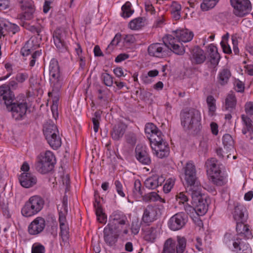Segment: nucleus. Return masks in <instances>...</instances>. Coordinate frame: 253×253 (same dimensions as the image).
Wrapping results in <instances>:
<instances>
[{
	"label": "nucleus",
	"mask_w": 253,
	"mask_h": 253,
	"mask_svg": "<svg viewBox=\"0 0 253 253\" xmlns=\"http://www.w3.org/2000/svg\"><path fill=\"white\" fill-rule=\"evenodd\" d=\"M0 101H3L7 110L11 112L12 117L16 120H22L26 116L27 103L15 100L14 95L9 92L8 87H0Z\"/></svg>",
	"instance_id": "f257e3e1"
},
{
	"label": "nucleus",
	"mask_w": 253,
	"mask_h": 253,
	"mask_svg": "<svg viewBox=\"0 0 253 253\" xmlns=\"http://www.w3.org/2000/svg\"><path fill=\"white\" fill-rule=\"evenodd\" d=\"M173 35L167 36V40L172 48V51L176 54L182 55L185 52L184 47L181 42L191 41L194 34L188 29H178L172 32Z\"/></svg>",
	"instance_id": "f03ea898"
},
{
	"label": "nucleus",
	"mask_w": 253,
	"mask_h": 253,
	"mask_svg": "<svg viewBox=\"0 0 253 253\" xmlns=\"http://www.w3.org/2000/svg\"><path fill=\"white\" fill-rule=\"evenodd\" d=\"M249 226L245 224L243 221L237 222L236 231L237 237L234 240L233 246L236 250L237 253H252V250L249 244L243 241L240 237L245 239L250 238L252 232L249 229Z\"/></svg>",
	"instance_id": "7ed1b4c3"
},
{
	"label": "nucleus",
	"mask_w": 253,
	"mask_h": 253,
	"mask_svg": "<svg viewBox=\"0 0 253 253\" xmlns=\"http://www.w3.org/2000/svg\"><path fill=\"white\" fill-rule=\"evenodd\" d=\"M181 124L185 129L199 131L201 127V116L199 111L194 108L184 109L180 114Z\"/></svg>",
	"instance_id": "20e7f679"
},
{
	"label": "nucleus",
	"mask_w": 253,
	"mask_h": 253,
	"mask_svg": "<svg viewBox=\"0 0 253 253\" xmlns=\"http://www.w3.org/2000/svg\"><path fill=\"white\" fill-rule=\"evenodd\" d=\"M184 179L187 184L189 192L194 197L200 194L199 182L196 175V169L195 165L191 162H187L184 167Z\"/></svg>",
	"instance_id": "39448f33"
},
{
	"label": "nucleus",
	"mask_w": 253,
	"mask_h": 253,
	"mask_svg": "<svg viewBox=\"0 0 253 253\" xmlns=\"http://www.w3.org/2000/svg\"><path fill=\"white\" fill-rule=\"evenodd\" d=\"M55 164L56 158L53 153L50 151H46L38 156L35 168L39 172L45 174L53 169Z\"/></svg>",
	"instance_id": "423d86ee"
},
{
	"label": "nucleus",
	"mask_w": 253,
	"mask_h": 253,
	"mask_svg": "<svg viewBox=\"0 0 253 253\" xmlns=\"http://www.w3.org/2000/svg\"><path fill=\"white\" fill-rule=\"evenodd\" d=\"M44 205V200L40 196L31 197L21 209V213L25 217L32 216L39 212Z\"/></svg>",
	"instance_id": "0eeeda50"
},
{
	"label": "nucleus",
	"mask_w": 253,
	"mask_h": 253,
	"mask_svg": "<svg viewBox=\"0 0 253 253\" xmlns=\"http://www.w3.org/2000/svg\"><path fill=\"white\" fill-rule=\"evenodd\" d=\"M217 162L215 158L208 159L205 163V166L212 182L217 186H222L226 183V179L221 175V171Z\"/></svg>",
	"instance_id": "6e6552de"
},
{
	"label": "nucleus",
	"mask_w": 253,
	"mask_h": 253,
	"mask_svg": "<svg viewBox=\"0 0 253 253\" xmlns=\"http://www.w3.org/2000/svg\"><path fill=\"white\" fill-rule=\"evenodd\" d=\"M43 133L49 145L54 149H57L61 145V139L56 126L53 124H45Z\"/></svg>",
	"instance_id": "1a4fd4ad"
},
{
	"label": "nucleus",
	"mask_w": 253,
	"mask_h": 253,
	"mask_svg": "<svg viewBox=\"0 0 253 253\" xmlns=\"http://www.w3.org/2000/svg\"><path fill=\"white\" fill-rule=\"evenodd\" d=\"M186 246V240L184 237H177V243L171 238L167 239L164 245L162 253H183Z\"/></svg>",
	"instance_id": "9d476101"
},
{
	"label": "nucleus",
	"mask_w": 253,
	"mask_h": 253,
	"mask_svg": "<svg viewBox=\"0 0 253 253\" xmlns=\"http://www.w3.org/2000/svg\"><path fill=\"white\" fill-rule=\"evenodd\" d=\"M230 1L233 8V13L237 17H244L252 10L251 3L249 0H230Z\"/></svg>",
	"instance_id": "9b49d317"
},
{
	"label": "nucleus",
	"mask_w": 253,
	"mask_h": 253,
	"mask_svg": "<svg viewBox=\"0 0 253 253\" xmlns=\"http://www.w3.org/2000/svg\"><path fill=\"white\" fill-rule=\"evenodd\" d=\"M168 48L172 50L167 38L164 43L157 42L150 44L148 47V53L150 56L162 58L167 54Z\"/></svg>",
	"instance_id": "f8f14e48"
},
{
	"label": "nucleus",
	"mask_w": 253,
	"mask_h": 253,
	"mask_svg": "<svg viewBox=\"0 0 253 253\" xmlns=\"http://www.w3.org/2000/svg\"><path fill=\"white\" fill-rule=\"evenodd\" d=\"M187 221V217L183 212H179L172 216L169 221V227L173 231L182 228Z\"/></svg>",
	"instance_id": "ddd939ff"
},
{
	"label": "nucleus",
	"mask_w": 253,
	"mask_h": 253,
	"mask_svg": "<svg viewBox=\"0 0 253 253\" xmlns=\"http://www.w3.org/2000/svg\"><path fill=\"white\" fill-rule=\"evenodd\" d=\"M157 214V208L149 205L144 210L141 222L149 224L156 220Z\"/></svg>",
	"instance_id": "4468645a"
},
{
	"label": "nucleus",
	"mask_w": 253,
	"mask_h": 253,
	"mask_svg": "<svg viewBox=\"0 0 253 253\" xmlns=\"http://www.w3.org/2000/svg\"><path fill=\"white\" fill-rule=\"evenodd\" d=\"M45 226V221L43 218L38 217L29 225L28 231L31 235H37L42 232Z\"/></svg>",
	"instance_id": "2eb2a0df"
},
{
	"label": "nucleus",
	"mask_w": 253,
	"mask_h": 253,
	"mask_svg": "<svg viewBox=\"0 0 253 253\" xmlns=\"http://www.w3.org/2000/svg\"><path fill=\"white\" fill-rule=\"evenodd\" d=\"M104 239L105 243L110 246L115 244L117 241L118 235L113 230V225L108 224L104 229Z\"/></svg>",
	"instance_id": "dca6fc26"
},
{
	"label": "nucleus",
	"mask_w": 253,
	"mask_h": 253,
	"mask_svg": "<svg viewBox=\"0 0 253 253\" xmlns=\"http://www.w3.org/2000/svg\"><path fill=\"white\" fill-rule=\"evenodd\" d=\"M66 37V32L61 29H56L53 35V41L56 47L61 51L66 49V46L64 41Z\"/></svg>",
	"instance_id": "f3484780"
},
{
	"label": "nucleus",
	"mask_w": 253,
	"mask_h": 253,
	"mask_svg": "<svg viewBox=\"0 0 253 253\" xmlns=\"http://www.w3.org/2000/svg\"><path fill=\"white\" fill-rule=\"evenodd\" d=\"M21 8L24 11L23 16L25 20H30L33 17L35 6L32 0H20Z\"/></svg>",
	"instance_id": "a211bd4d"
},
{
	"label": "nucleus",
	"mask_w": 253,
	"mask_h": 253,
	"mask_svg": "<svg viewBox=\"0 0 253 253\" xmlns=\"http://www.w3.org/2000/svg\"><path fill=\"white\" fill-rule=\"evenodd\" d=\"M165 180V178L163 175H153L145 180L144 185L148 189H155L161 185Z\"/></svg>",
	"instance_id": "6ab92c4d"
},
{
	"label": "nucleus",
	"mask_w": 253,
	"mask_h": 253,
	"mask_svg": "<svg viewBox=\"0 0 253 253\" xmlns=\"http://www.w3.org/2000/svg\"><path fill=\"white\" fill-rule=\"evenodd\" d=\"M191 197L195 201L198 200L195 206L196 214L199 216L204 215L208 211V205L206 200L201 196V192L200 191L199 195L194 197L191 196Z\"/></svg>",
	"instance_id": "aec40b11"
},
{
	"label": "nucleus",
	"mask_w": 253,
	"mask_h": 253,
	"mask_svg": "<svg viewBox=\"0 0 253 253\" xmlns=\"http://www.w3.org/2000/svg\"><path fill=\"white\" fill-rule=\"evenodd\" d=\"M241 119L243 123L244 127L242 129V133L249 138V140L253 141V125L252 120L245 115L241 116Z\"/></svg>",
	"instance_id": "412c9836"
},
{
	"label": "nucleus",
	"mask_w": 253,
	"mask_h": 253,
	"mask_svg": "<svg viewBox=\"0 0 253 253\" xmlns=\"http://www.w3.org/2000/svg\"><path fill=\"white\" fill-rule=\"evenodd\" d=\"M19 180L21 186L26 188L33 186L37 181L35 176L26 172L22 173L19 176Z\"/></svg>",
	"instance_id": "4be33fe9"
},
{
	"label": "nucleus",
	"mask_w": 253,
	"mask_h": 253,
	"mask_svg": "<svg viewBox=\"0 0 253 253\" xmlns=\"http://www.w3.org/2000/svg\"><path fill=\"white\" fill-rule=\"evenodd\" d=\"M136 159L142 164L149 165L151 163L150 158L146 151L145 147L137 145L135 148Z\"/></svg>",
	"instance_id": "5701e85b"
},
{
	"label": "nucleus",
	"mask_w": 253,
	"mask_h": 253,
	"mask_svg": "<svg viewBox=\"0 0 253 253\" xmlns=\"http://www.w3.org/2000/svg\"><path fill=\"white\" fill-rule=\"evenodd\" d=\"M151 148L154 154L160 158L167 157L169 154V147L166 141L162 142Z\"/></svg>",
	"instance_id": "b1692460"
},
{
	"label": "nucleus",
	"mask_w": 253,
	"mask_h": 253,
	"mask_svg": "<svg viewBox=\"0 0 253 253\" xmlns=\"http://www.w3.org/2000/svg\"><path fill=\"white\" fill-rule=\"evenodd\" d=\"M126 127V125L123 123L116 125L111 131L112 138L115 140H120L123 136Z\"/></svg>",
	"instance_id": "393cba45"
},
{
	"label": "nucleus",
	"mask_w": 253,
	"mask_h": 253,
	"mask_svg": "<svg viewBox=\"0 0 253 253\" xmlns=\"http://www.w3.org/2000/svg\"><path fill=\"white\" fill-rule=\"evenodd\" d=\"M206 56L204 50L200 48L196 47L193 50L191 58L192 63L201 64L205 62Z\"/></svg>",
	"instance_id": "a878e982"
},
{
	"label": "nucleus",
	"mask_w": 253,
	"mask_h": 253,
	"mask_svg": "<svg viewBox=\"0 0 253 253\" xmlns=\"http://www.w3.org/2000/svg\"><path fill=\"white\" fill-rule=\"evenodd\" d=\"M50 83L52 88V92H49V95L53 92L57 93L60 91L63 84L64 79L62 75L50 77Z\"/></svg>",
	"instance_id": "bb28decb"
},
{
	"label": "nucleus",
	"mask_w": 253,
	"mask_h": 253,
	"mask_svg": "<svg viewBox=\"0 0 253 253\" xmlns=\"http://www.w3.org/2000/svg\"><path fill=\"white\" fill-rule=\"evenodd\" d=\"M146 24V19L145 17H138L131 20L128 27L129 29L134 31H137L141 29Z\"/></svg>",
	"instance_id": "cd10ccee"
},
{
	"label": "nucleus",
	"mask_w": 253,
	"mask_h": 253,
	"mask_svg": "<svg viewBox=\"0 0 253 253\" xmlns=\"http://www.w3.org/2000/svg\"><path fill=\"white\" fill-rule=\"evenodd\" d=\"M63 210L62 208L59 210V224H66V215L68 212V198L66 195H65L62 200Z\"/></svg>",
	"instance_id": "c85d7f7f"
},
{
	"label": "nucleus",
	"mask_w": 253,
	"mask_h": 253,
	"mask_svg": "<svg viewBox=\"0 0 253 253\" xmlns=\"http://www.w3.org/2000/svg\"><path fill=\"white\" fill-rule=\"evenodd\" d=\"M111 221L113 227L121 225H126V223L128 222L126 215L117 212H114L112 215Z\"/></svg>",
	"instance_id": "c756f323"
},
{
	"label": "nucleus",
	"mask_w": 253,
	"mask_h": 253,
	"mask_svg": "<svg viewBox=\"0 0 253 253\" xmlns=\"http://www.w3.org/2000/svg\"><path fill=\"white\" fill-rule=\"evenodd\" d=\"M231 75L230 70L228 69H223L218 73L217 78V82L221 85H224L227 84Z\"/></svg>",
	"instance_id": "7c9ffc66"
},
{
	"label": "nucleus",
	"mask_w": 253,
	"mask_h": 253,
	"mask_svg": "<svg viewBox=\"0 0 253 253\" xmlns=\"http://www.w3.org/2000/svg\"><path fill=\"white\" fill-rule=\"evenodd\" d=\"M209 57L211 64L216 66L218 64L220 55L217 52L216 47L213 45L209 46Z\"/></svg>",
	"instance_id": "2f4dec72"
},
{
	"label": "nucleus",
	"mask_w": 253,
	"mask_h": 253,
	"mask_svg": "<svg viewBox=\"0 0 253 253\" xmlns=\"http://www.w3.org/2000/svg\"><path fill=\"white\" fill-rule=\"evenodd\" d=\"M222 143L224 149L227 152L233 151L234 150V140L231 135L225 134L222 138ZM227 152L226 153V154Z\"/></svg>",
	"instance_id": "473e14b6"
},
{
	"label": "nucleus",
	"mask_w": 253,
	"mask_h": 253,
	"mask_svg": "<svg viewBox=\"0 0 253 253\" xmlns=\"http://www.w3.org/2000/svg\"><path fill=\"white\" fill-rule=\"evenodd\" d=\"M245 208L241 205H238L235 207L233 216L237 222L243 221L246 219L245 217Z\"/></svg>",
	"instance_id": "72a5a7b5"
},
{
	"label": "nucleus",
	"mask_w": 253,
	"mask_h": 253,
	"mask_svg": "<svg viewBox=\"0 0 253 253\" xmlns=\"http://www.w3.org/2000/svg\"><path fill=\"white\" fill-rule=\"evenodd\" d=\"M181 5L176 1L171 3L170 7V11L172 18L175 20H179L181 17Z\"/></svg>",
	"instance_id": "f704fd0d"
},
{
	"label": "nucleus",
	"mask_w": 253,
	"mask_h": 253,
	"mask_svg": "<svg viewBox=\"0 0 253 253\" xmlns=\"http://www.w3.org/2000/svg\"><path fill=\"white\" fill-rule=\"evenodd\" d=\"M147 136L150 140L151 147L154 145H157L161 142L162 143V142L165 141L163 138V136L161 131L159 130L156 131L155 133L151 134L149 136L147 135Z\"/></svg>",
	"instance_id": "c9c22d12"
},
{
	"label": "nucleus",
	"mask_w": 253,
	"mask_h": 253,
	"mask_svg": "<svg viewBox=\"0 0 253 253\" xmlns=\"http://www.w3.org/2000/svg\"><path fill=\"white\" fill-rule=\"evenodd\" d=\"M49 69L50 77L61 75L58 62L56 60L52 59L51 60Z\"/></svg>",
	"instance_id": "e433bc0d"
},
{
	"label": "nucleus",
	"mask_w": 253,
	"mask_h": 253,
	"mask_svg": "<svg viewBox=\"0 0 253 253\" xmlns=\"http://www.w3.org/2000/svg\"><path fill=\"white\" fill-rule=\"evenodd\" d=\"M236 104V98L233 93H229L225 100V108L227 110L233 109Z\"/></svg>",
	"instance_id": "4c0bfd02"
},
{
	"label": "nucleus",
	"mask_w": 253,
	"mask_h": 253,
	"mask_svg": "<svg viewBox=\"0 0 253 253\" xmlns=\"http://www.w3.org/2000/svg\"><path fill=\"white\" fill-rule=\"evenodd\" d=\"M142 199L144 201L148 202H155L158 200H161L163 202H165L164 199H162L158 194H157L156 192H150L142 196Z\"/></svg>",
	"instance_id": "58836bf2"
},
{
	"label": "nucleus",
	"mask_w": 253,
	"mask_h": 253,
	"mask_svg": "<svg viewBox=\"0 0 253 253\" xmlns=\"http://www.w3.org/2000/svg\"><path fill=\"white\" fill-rule=\"evenodd\" d=\"M156 238V229L154 227L148 228L145 232L144 239L146 241L154 242Z\"/></svg>",
	"instance_id": "ea45409f"
},
{
	"label": "nucleus",
	"mask_w": 253,
	"mask_h": 253,
	"mask_svg": "<svg viewBox=\"0 0 253 253\" xmlns=\"http://www.w3.org/2000/svg\"><path fill=\"white\" fill-rule=\"evenodd\" d=\"M131 4L130 2L127 1L125 3L124 5H123L122 7V16L124 18H128L134 12V10L131 9Z\"/></svg>",
	"instance_id": "a19ab883"
},
{
	"label": "nucleus",
	"mask_w": 253,
	"mask_h": 253,
	"mask_svg": "<svg viewBox=\"0 0 253 253\" xmlns=\"http://www.w3.org/2000/svg\"><path fill=\"white\" fill-rule=\"evenodd\" d=\"M133 193L136 197H142L143 196V189L141 188V183L139 180L137 179L134 182Z\"/></svg>",
	"instance_id": "79ce46f5"
},
{
	"label": "nucleus",
	"mask_w": 253,
	"mask_h": 253,
	"mask_svg": "<svg viewBox=\"0 0 253 253\" xmlns=\"http://www.w3.org/2000/svg\"><path fill=\"white\" fill-rule=\"evenodd\" d=\"M219 0H204L201 5V7L203 10H208L214 7Z\"/></svg>",
	"instance_id": "37998d69"
},
{
	"label": "nucleus",
	"mask_w": 253,
	"mask_h": 253,
	"mask_svg": "<svg viewBox=\"0 0 253 253\" xmlns=\"http://www.w3.org/2000/svg\"><path fill=\"white\" fill-rule=\"evenodd\" d=\"M101 118L100 113L99 111H96L94 114V117L92 118V121L93 124V129L95 132L98 131L99 127V121Z\"/></svg>",
	"instance_id": "c03bdc74"
},
{
	"label": "nucleus",
	"mask_w": 253,
	"mask_h": 253,
	"mask_svg": "<svg viewBox=\"0 0 253 253\" xmlns=\"http://www.w3.org/2000/svg\"><path fill=\"white\" fill-rule=\"evenodd\" d=\"M32 42L28 41L25 45L21 48V53L23 56H27L34 51V49L32 47Z\"/></svg>",
	"instance_id": "a18cd8bd"
},
{
	"label": "nucleus",
	"mask_w": 253,
	"mask_h": 253,
	"mask_svg": "<svg viewBox=\"0 0 253 253\" xmlns=\"http://www.w3.org/2000/svg\"><path fill=\"white\" fill-rule=\"evenodd\" d=\"M141 223L137 219H133L131 223V231L134 235H137L139 231Z\"/></svg>",
	"instance_id": "49530a36"
},
{
	"label": "nucleus",
	"mask_w": 253,
	"mask_h": 253,
	"mask_svg": "<svg viewBox=\"0 0 253 253\" xmlns=\"http://www.w3.org/2000/svg\"><path fill=\"white\" fill-rule=\"evenodd\" d=\"M104 84L108 86H111L113 84V77L109 74L104 73L101 75Z\"/></svg>",
	"instance_id": "de8ad7c7"
},
{
	"label": "nucleus",
	"mask_w": 253,
	"mask_h": 253,
	"mask_svg": "<svg viewBox=\"0 0 253 253\" xmlns=\"http://www.w3.org/2000/svg\"><path fill=\"white\" fill-rule=\"evenodd\" d=\"M159 130L157 126L152 123H148L146 124L145 128V132L148 135L153 134Z\"/></svg>",
	"instance_id": "09e8293b"
},
{
	"label": "nucleus",
	"mask_w": 253,
	"mask_h": 253,
	"mask_svg": "<svg viewBox=\"0 0 253 253\" xmlns=\"http://www.w3.org/2000/svg\"><path fill=\"white\" fill-rule=\"evenodd\" d=\"M175 182V179L173 178H169L165 184L163 189L165 193H169L173 187Z\"/></svg>",
	"instance_id": "8fccbe9b"
},
{
	"label": "nucleus",
	"mask_w": 253,
	"mask_h": 253,
	"mask_svg": "<svg viewBox=\"0 0 253 253\" xmlns=\"http://www.w3.org/2000/svg\"><path fill=\"white\" fill-rule=\"evenodd\" d=\"M96 214L98 221L102 223H105L107 221V216L103 212L102 209H98L96 211Z\"/></svg>",
	"instance_id": "3c124183"
},
{
	"label": "nucleus",
	"mask_w": 253,
	"mask_h": 253,
	"mask_svg": "<svg viewBox=\"0 0 253 253\" xmlns=\"http://www.w3.org/2000/svg\"><path fill=\"white\" fill-rule=\"evenodd\" d=\"M126 139L128 144L134 145L136 142V135L133 132H128L126 135Z\"/></svg>",
	"instance_id": "603ef678"
},
{
	"label": "nucleus",
	"mask_w": 253,
	"mask_h": 253,
	"mask_svg": "<svg viewBox=\"0 0 253 253\" xmlns=\"http://www.w3.org/2000/svg\"><path fill=\"white\" fill-rule=\"evenodd\" d=\"M215 100L212 96H209L207 98V102L208 103L209 110L211 112H214L215 110L216 107L215 105Z\"/></svg>",
	"instance_id": "864d4df0"
},
{
	"label": "nucleus",
	"mask_w": 253,
	"mask_h": 253,
	"mask_svg": "<svg viewBox=\"0 0 253 253\" xmlns=\"http://www.w3.org/2000/svg\"><path fill=\"white\" fill-rule=\"evenodd\" d=\"M44 247L41 244H34L32 248V253H44Z\"/></svg>",
	"instance_id": "5fc2aeb1"
},
{
	"label": "nucleus",
	"mask_w": 253,
	"mask_h": 253,
	"mask_svg": "<svg viewBox=\"0 0 253 253\" xmlns=\"http://www.w3.org/2000/svg\"><path fill=\"white\" fill-rule=\"evenodd\" d=\"M136 42L135 36L133 35H126L124 38V42L125 44L130 45Z\"/></svg>",
	"instance_id": "6e6d98bb"
},
{
	"label": "nucleus",
	"mask_w": 253,
	"mask_h": 253,
	"mask_svg": "<svg viewBox=\"0 0 253 253\" xmlns=\"http://www.w3.org/2000/svg\"><path fill=\"white\" fill-rule=\"evenodd\" d=\"M5 30H7V32H11L12 34H15L18 31L19 27L15 24L11 23L4 24Z\"/></svg>",
	"instance_id": "4d7b16f0"
},
{
	"label": "nucleus",
	"mask_w": 253,
	"mask_h": 253,
	"mask_svg": "<svg viewBox=\"0 0 253 253\" xmlns=\"http://www.w3.org/2000/svg\"><path fill=\"white\" fill-rule=\"evenodd\" d=\"M121 40V35L120 34H117L115 37L114 38L113 40L111 42L110 44L108 45L107 49H112L113 47L112 46L113 45H117L119 44L120 41Z\"/></svg>",
	"instance_id": "13d9d810"
},
{
	"label": "nucleus",
	"mask_w": 253,
	"mask_h": 253,
	"mask_svg": "<svg viewBox=\"0 0 253 253\" xmlns=\"http://www.w3.org/2000/svg\"><path fill=\"white\" fill-rule=\"evenodd\" d=\"M183 205L184 210L186 213L190 216H194V214L196 213L195 207L193 208L187 203H185Z\"/></svg>",
	"instance_id": "bf43d9fd"
},
{
	"label": "nucleus",
	"mask_w": 253,
	"mask_h": 253,
	"mask_svg": "<svg viewBox=\"0 0 253 253\" xmlns=\"http://www.w3.org/2000/svg\"><path fill=\"white\" fill-rule=\"evenodd\" d=\"M114 184L118 194L121 197H124L125 196V194L123 191V185L121 182L119 180H116Z\"/></svg>",
	"instance_id": "052dcab7"
},
{
	"label": "nucleus",
	"mask_w": 253,
	"mask_h": 253,
	"mask_svg": "<svg viewBox=\"0 0 253 253\" xmlns=\"http://www.w3.org/2000/svg\"><path fill=\"white\" fill-rule=\"evenodd\" d=\"M176 199L179 203H182L183 205L188 201L187 197L183 192L178 194L176 196Z\"/></svg>",
	"instance_id": "680f3d73"
},
{
	"label": "nucleus",
	"mask_w": 253,
	"mask_h": 253,
	"mask_svg": "<svg viewBox=\"0 0 253 253\" xmlns=\"http://www.w3.org/2000/svg\"><path fill=\"white\" fill-rule=\"evenodd\" d=\"M221 46L222 48L223 51L225 53L230 54L232 50L229 45L224 41H221L220 42Z\"/></svg>",
	"instance_id": "e2e57ef3"
},
{
	"label": "nucleus",
	"mask_w": 253,
	"mask_h": 253,
	"mask_svg": "<svg viewBox=\"0 0 253 253\" xmlns=\"http://www.w3.org/2000/svg\"><path fill=\"white\" fill-rule=\"evenodd\" d=\"M128 226H126V227L119 234L118 237H120V238H122L124 240H127L128 235Z\"/></svg>",
	"instance_id": "0e129e2a"
},
{
	"label": "nucleus",
	"mask_w": 253,
	"mask_h": 253,
	"mask_svg": "<svg viewBox=\"0 0 253 253\" xmlns=\"http://www.w3.org/2000/svg\"><path fill=\"white\" fill-rule=\"evenodd\" d=\"M245 110L247 114L250 115H253V102L246 103L245 106Z\"/></svg>",
	"instance_id": "69168bd1"
},
{
	"label": "nucleus",
	"mask_w": 253,
	"mask_h": 253,
	"mask_svg": "<svg viewBox=\"0 0 253 253\" xmlns=\"http://www.w3.org/2000/svg\"><path fill=\"white\" fill-rule=\"evenodd\" d=\"M28 78V74L26 73H18L16 77V80L19 83L24 82Z\"/></svg>",
	"instance_id": "338daca9"
},
{
	"label": "nucleus",
	"mask_w": 253,
	"mask_h": 253,
	"mask_svg": "<svg viewBox=\"0 0 253 253\" xmlns=\"http://www.w3.org/2000/svg\"><path fill=\"white\" fill-rule=\"evenodd\" d=\"M29 30L34 34H36L38 36H40V33L42 30V28L40 26L38 27L31 26L29 27Z\"/></svg>",
	"instance_id": "774afa93"
}]
</instances>
